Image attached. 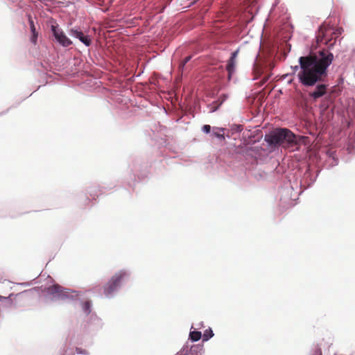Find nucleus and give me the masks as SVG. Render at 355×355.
<instances>
[{"label": "nucleus", "mask_w": 355, "mask_h": 355, "mask_svg": "<svg viewBox=\"0 0 355 355\" xmlns=\"http://www.w3.org/2000/svg\"><path fill=\"white\" fill-rule=\"evenodd\" d=\"M202 338V333L201 331L193 329V327L191 326V328L190 329V332L189 334V340L191 342H197Z\"/></svg>", "instance_id": "nucleus-18"}, {"label": "nucleus", "mask_w": 355, "mask_h": 355, "mask_svg": "<svg viewBox=\"0 0 355 355\" xmlns=\"http://www.w3.org/2000/svg\"><path fill=\"white\" fill-rule=\"evenodd\" d=\"M350 58L353 62H355V47L352 50Z\"/></svg>", "instance_id": "nucleus-30"}, {"label": "nucleus", "mask_w": 355, "mask_h": 355, "mask_svg": "<svg viewBox=\"0 0 355 355\" xmlns=\"http://www.w3.org/2000/svg\"><path fill=\"white\" fill-rule=\"evenodd\" d=\"M86 326L89 330L98 331L103 328V322L96 313H93L89 316Z\"/></svg>", "instance_id": "nucleus-11"}, {"label": "nucleus", "mask_w": 355, "mask_h": 355, "mask_svg": "<svg viewBox=\"0 0 355 355\" xmlns=\"http://www.w3.org/2000/svg\"><path fill=\"white\" fill-rule=\"evenodd\" d=\"M343 31L341 27L334 28L322 24L315 33V44L311 45V51L318 48L320 49L300 57L302 69L299 75L300 81L305 85L317 84L315 89L309 93V98L313 101L327 94L329 85L325 80L328 76V68L334 60L331 50Z\"/></svg>", "instance_id": "nucleus-1"}, {"label": "nucleus", "mask_w": 355, "mask_h": 355, "mask_svg": "<svg viewBox=\"0 0 355 355\" xmlns=\"http://www.w3.org/2000/svg\"><path fill=\"white\" fill-rule=\"evenodd\" d=\"M309 355H322L320 345L319 344L313 345L309 352Z\"/></svg>", "instance_id": "nucleus-22"}, {"label": "nucleus", "mask_w": 355, "mask_h": 355, "mask_svg": "<svg viewBox=\"0 0 355 355\" xmlns=\"http://www.w3.org/2000/svg\"><path fill=\"white\" fill-rule=\"evenodd\" d=\"M226 71H227V78L229 80H231L232 75L235 72L236 69V58H231L228 59L225 67Z\"/></svg>", "instance_id": "nucleus-14"}, {"label": "nucleus", "mask_w": 355, "mask_h": 355, "mask_svg": "<svg viewBox=\"0 0 355 355\" xmlns=\"http://www.w3.org/2000/svg\"><path fill=\"white\" fill-rule=\"evenodd\" d=\"M203 345L201 344H190L187 342L176 355H204Z\"/></svg>", "instance_id": "nucleus-9"}, {"label": "nucleus", "mask_w": 355, "mask_h": 355, "mask_svg": "<svg viewBox=\"0 0 355 355\" xmlns=\"http://www.w3.org/2000/svg\"><path fill=\"white\" fill-rule=\"evenodd\" d=\"M21 284L24 285V286H30L31 284L29 283V282H24V283Z\"/></svg>", "instance_id": "nucleus-32"}, {"label": "nucleus", "mask_w": 355, "mask_h": 355, "mask_svg": "<svg viewBox=\"0 0 355 355\" xmlns=\"http://www.w3.org/2000/svg\"><path fill=\"white\" fill-rule=\"evenodd\" d=\"M243 130V128L242 125L234 123L230 125V130L232 134L239 133Z\"/></svg>", "instance_id": "nucleus-23"}, {"label": "nucleus", "mask_w": 355, "mask_h": 355, "mask_svg": "<svg viewBox=\"0 0 355 355\" xmlns=\"http://www.w3.org/2000/svg\"><path fill=\"white\" fill-rule=\"evenodd\" d=\"M228 98V95L226 94H223L221 96L218 97V98L211 103H210L208 107L209 108V112H214L217 111L219 107L222 105V104L227 100Z\"/></svg>", "instance_id": "nucleus-12"}, {"label": "nucleus", "mask_w": 355, "mask_h": 355, "mask_svg": "<svg viewBox=\"0 0 355 355\" xmlns=\"http://www.w3.org/2000/svg\"><path fill=\"white\" fill-rule=\"evenodd\" d=\"M198 327L199 328L203 327H204L203 322H200L198 324Z\"/></svg>", "instance_id": "nucleus-31"}, {"label": "nucleus", "mask_w": 355, "mask_h": 355, "mask_svg": "<svg viewBox=\"0 0 355 355\" xmlns=\"http://www.w3.org/2000/svg\"><path fill=\"white\" fill-rule=\"evenodd\" d=\"M128 173L130 179L135 182L146 178L148 172L146 166H143L141 160L138 158H134L129 163Z\"/></svg>", "instance_id": "nucleus-7"}, {"label": "nucleus", "mask_w": 355, "mask_h": 355, "mask_svg": "<svg viewBox=\"0 0 355 355\" xmlns=\"http://www.w3.org/2000/svg\"><path fill=\"white\" fill-rule=\"evenodd\" d=\"M351 355H352V354H351Z\"/></svg>", "instance_id": "nucleus-35"}, {"label": "nucleus", "mask_w": 355, "mask_h": 355, "mask_svg": "<svg viewBox=\"0 0 355 355\" xmlns=\"http://www.w3.org/2000/svg\"><path fill=\"white\" fill-rule=\"evenodd\" d=\"M37 33H35V35H32L31 34V42L33 43V44H36V42L37 40Z\"/></svg>", "instance_id": "nucleus-28"}, {"label": "nucleus", "mask_w": 355, "mask_h": 355, "mask_svg": "<svg viewBox=\"0 0 355 355\" xmlns=\"http://www.w3.org/2000/svg\"><path fill=\"white\" fill-rule=\"evenodd\" d=\"M80 304L81 306L82 311L85 315L89 316L92 313H93L92 312L93 303L91 300H87L85 301L80 300Z\"/></svg>", "instance_id": "nucleus-15"}, {"label": "nucleus", "mask_w": 355, "mask_h": 355, "mask_svg": "<svg viewBox=\"0 0 355 355\" xmlns=\"http://www.w3.org/2000/svg\"><path fill=\"white\" fill-rule=\"evenodd\" d=\"M320 171L321 169L318 166L308 165L304 171H298L293 176V186H295L296 189H301L304 191L314 184Z\"/></svg>", "instance_id": "nucleus-6"}, {"label": "nucleus", "mask_w": 355, "mask_h": 355, "mask_svg": "<svg viewBox=\"0 0 355 355\" xmlns=\"http://www.w3.org/2000/svg\"><path fill=\"white\" fill-rule=\"evenodd\" d=\"M298 62H299V65L293 66V67H291V69H293V73H295L296 71H298V73H297V78H298V80H299V83H300L302 85H303V86H304V87H316L317 84H316V85H311V86H310V85H304V84L300 81V78H299V75H300V72H301V70H302V69H301V65H300V58L298 59ZM315 89V88H314V89Z\"/></svg>", "instance_id": "nucleus-20"}, {"label": "nucleus", "mask_w": 355, "mask_h": 355, "mask_svg": "<svg viewBox=\"0 0 355 355\" xmlns=\"http://www.w3.org/2000/svg\"><path fill=\"white\" fill-rule=\"evenodd\" d=\"M8 110H9V109H8L7 110H6L5 112H1V113H0V116H1V115L4 114H6V113H7V112H8Z\"/></svg>", "instance_id": "nucleus-33"}, {"label": "nucleus", "mask_w": 355, "mask_h": 355, "mask_svg": "<svg viewBox=\"0 0 355 355\" xmlns=\"http://www.w3.org/2000/svg\"><path fill=\"white\" fill-rule=\"evenodd\" d=\"M266 65H267V66H266V68H267V69H266V70H268H268L270 71V73L268 74V78H269V77L271 76V73H270V71H272V69H273V67H274V64H273L272 62H270L267 63V64H266Z\"/></svg>", "instance_id": "nucleus-27"}, {"label": "nucleus", "mask_w": 355, "mask_h": 355, "mask_svg": "<svg viewBox=\"0 0 355 355\" xmlns=\"http://www.w3.org/2000/svg\"><path fill=\"white\" fill-rule=\"evenodd\" d=\"M212 128L210 125H204L202 127V131L205 134H211Z\"/></svg>", "instance_id": "nucleus-25"}, {"label": "nucleus", "mask_w": 355, "mask_h": 355, "mask_svg": "<svg viewBox=\"0 0 355 355\" xmlns=\"http://www.w3.org/2000/svg\"><path fill=\"white\" fill-rule=\"evenodd\" d=\"M69 35L72 37L78 39L85 46H89L92 44L91 36L84 33L79 27L71 28L69 31Z\"/></svg>", "instance_id": "nucleus-10"}, {"label": "nucleus", "mask_w": 355, "mask_h": 355, "mask_svg": "<svg viewBox=\"0 0 355 355\" xmlns=\"http://www.w3.org/2000/svg\"><path fill=\"white\" fill-rule=\"evenodd\" d=\"M264 141L272 150H275L280 146H293L296 144L297 139L290 130L285 128H277L266 133L264 136Z\"/></svg>", "instance_id": "nucleus-2"}, {"label": "nucleus", "mask_w": 355, "mask_h": 355, "mask_svg": "<svg viewBox=\"0 0 355 355\" xmlns=\"http://www.w3.org/2000/svg\"><path fill=\"white\" fill-rule=\"evenodd\" d=\"M191 58H192V57H191V55L186 56V57L182 60V61L181 62V63H180V67L183 69V68L184 67V66L186 65V64H187V62H189L191 60Z\"/></svg>", "instance_id": "nucleus-26"}, {"label": "nucleus", "mask_w": 355, "mask_h": 355, "mask_svg": "<svg viewBox=\"0 0 355 355\" xmlns=\"http://www.w3.org/2000/svg\"><path fill=\"white\" fill-rule=\"evenodd\" d=\"M14 295V293H10L7 297L0 295V304L6 308L11 307L12 305L13 304V300L12 299V297Z\"/></svg>", "instance_id": "nucleus-19"}, {"label": "nucleus", "mask_w": 355, "mask_h": 355, "mask_svg": "<svg viewBox=\"0 0 355 355\" xmlns=\"http://www.w3.org/2000/svg\"><path fill=\"white\" fill-rule=\"evenodd\" d=\"M278 2H275L272 5V8H275L277 5Z\"/></svg>", "instance_id": "nucleus-34"}, {"label": "nucleus", "mask_w": 355, "mask_h": 355, "mask_svg": "<svg viewBox=\"0 0 355 355\" xmlns=\"http://www.w3.org/2000/svg\"><path fill=\"white\" fill-rule=\"evenodd\" d=\"M132 276V270L124 268L116 270L103 286V295L107 299H112L117 295L120 290L128 282Z\"/></svg>", "instance_id": "nucleus-3"}, {"label": "nucleus", "mask_w": 355, "mask_h": 355, "mask_svg": "<svg viewBox=\"0 0 355 355\" xmlns=\"http://www.w3.org/2000/svg\"><path fill=\"white\" fill-rule=\"evenodd\" d=\"M293 182L291 179L288 182L284 183L278 191L277 198L279 200V207L282 210L287 209L296 205V200L299 196L303 193L301 189H295Z\"/></svg>", "instance_id": "nucleus-5"}, {"label": "nucleus", "mask_w": 355, "mask_h": 355, "mask_svg": "<svg viewBox=\"0 0 355 355\" xmlns=\"http://www.w3.org/2000/svg\"><path fill=\"white\" fill-rule=\"evenodd\" d=\"M214 336V331L211 328L209 327L205 331L203 335L202 334V338L203 342H207L210 340Z\"/></svg>", "instance_id": "nucleus-21"}, {"label": "nucleus", "mask_w": 355, "mask_h": 355, "mask_svg": "<svg viewBox=\"0 0 355 355\" xmlns=\"http://www.w3.org/2000/svg\"><path fill=\"white\" fill-rule=\"evenodd\" d=\"M239 52V48H238L236 50H235L233 52H232L230 57L236 59V57L238 56Z\"/></svg>", "instance_id": "nucleus-29"}, {"label": "nucleus", "mask_w": 355, "mask_h": 355, "mask_svg": "<svg viewBox=\"0 0 355 355\" xmlns=\"http://www.w3.org/2000/svg\"><path fill=\"white\" fill-rule=\"evenodd\" d=\"M225 128L213 127L211 135L218 139L220 141L225 140Z\"/></svg>", "instance_id": "nucleus-17"}, {"label": "nucleus", "mask_w": 355, "mask_h": 355, "mask_svg": "<svg viewBox=\"0 0 355 355\" xmlns=\"http://www.w3.org/2000/svg\"><path fill=\"white\" fill-rule=\"evenodd\" d=\"M28 23L30 25V30H31V34L35 35V33H37L36 31V27L35 26L34 21L33 20V18L31 15H28Z\"/></svg>", "instance_id": "nucleus-24"}, {"label": "nucleus", "mask_w": 355, "mask_h": 355, "mask_svg": "<svg viewBox=\"0 0 355 355\" xmlns=\"http://www.w3.org/2000/svg\"><path fill=\"white\" fill-rule=\"evenodd\" d=\"M107 188L103 186H98V185H92L89 187L87 192L92 197H95L96 196L98 195V192L100 194L103 193L104 189H106Z\"/></svg>", "instance_id": "nucleus-16"}, {"label": "nucleus", "mask_w": 355, "mask_h": 355, "mask_svg": "<svg viewBox=\"0 0 355 355\" xmlns=\"http://www.w3.org/2000/svg\"><path fill=\"white\" fill-rule=\"evenodd\" d=\"M327 156L328 157L325 164L327 168H332L338 164V159L336 156L335 151L331 150H327Z\"/></svg>", "instance_id": "nucleus-13"}, {"label": "nucleus", "mask_w": 355, "mask_h": 355, "mask_svg": "<svg viewBox=\"0 0 355 355\" xmlns=\"http://www.w3.org/2000/svg\"><path fill=\"white\" fill-rule=\"evenodd\" d=\"M51 31L55 41L63 47H68L72 44V41L66 35L63 30L58 24H52Z\"/></svg>", "instance_id": "nucleus-8"}, {"label": "nucleus", "mask_w": 355, "mask_h": 355, "mask_svg": "<svg viewBox=\"0 0 355 355\" xmlns=\"http://www.w3.org/2000/svg\"><path fill=\"white\" fill-rule=\"evenodd\" d=\"M42 292L53 302H71L79 300L78 291L67 288L58 284H53L45 287Z\"/></svg>", "instance_id": "nucleus-4"}]
</instances>
